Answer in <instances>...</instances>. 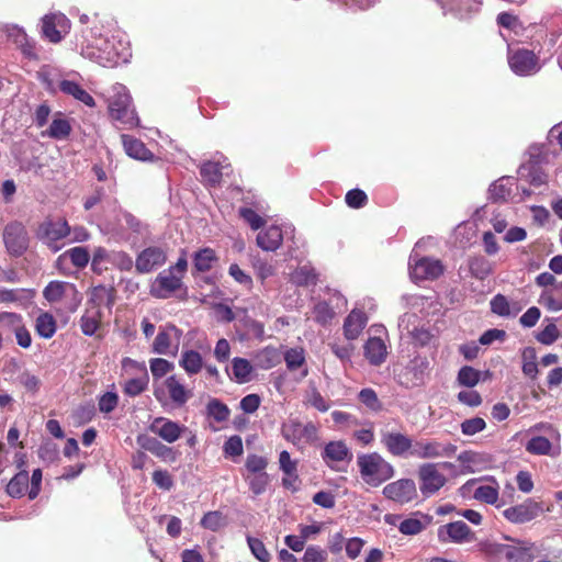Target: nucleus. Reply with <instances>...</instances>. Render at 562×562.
I'll use <instances>...</instances> for the list:
<instances>
[{
	"instance_id": "obj_1",
	"label": "nucleus",
	"mask_w": 562,
	"mask_h": 562,
	"mask_svg": "<svg viewBox=\"0 0 562 562\" xmlns=\"http://www.w3.org/2000/svg\"><path fill=\"white\" fill-rule=\"evenodd\" d=\"M81 55L103 67H115L130 61L132 49L124 34H97L90 30L81 44Z\"/></svg>"
},
{
	"instance_id": "obj_2",
	"label": "nucleus",
	"mask_w": 562,
	"mask_h": 562,
	"mask_svg": "<svg viewBox=\"0 0 562 562\" xmlns=\"http://www.w3.org/2000/svg\"><path fill=\"white\" fill-rule=\"evenodd\" d=\"M509 542L484 539L477 542V550L492 562H532L539 554L538 547L528 541L505 538Z\"/></svg>"
},
{
	"instance_id": "obj_3",
	"label": "nucleus",
	"mask_w": 562,
	"mask_h": 562,
	"mask_svg": "<svg viewBox=\"0 0 562 562\" xmlns=\"http://www.w3.org/2000/svg\"><path fill=\"white\" fill-rule=\"evenodd\" d=\"M109 111L111 117L121 123L125 128H133L139 125V119L132 105V97L127 88L122 83L112 87V94L109 98Z\"/></svg>"
},
{
	"instance_id": "obj_4",
	"label": "nucleus",
	"mask_w": 562,
	"mask_h": 562,
	"mask_svg": "<svg viewBox=\"0 0 562 562\" xmlns=\"http://www.w3.org/2000/svg\"><path fill=\"white\" fill-rule=\"evenodd\" d=\"M440 468L451 469L453 464L450 462H441L425 463L419 467V490L423 496L430 497L435 495L446 484L447 479L443 473L440 472Z\"/></svg>"
},
{
	"instance_id": "obj_5",
	"label": "nucleus",
	"mask_w": 562,
	"mask_h": 562,
	"mask_svg": "<svg viewBox=\"0 0 562 562\" xmlns=\"http://www.w3.org/2000/svg\"><path fill=\"white\" fill-rule=\"evenodd\" d=\"M507 60L510 70L519 77L533 76L542 67L539 56L526 48L509 49Z\"/></svg>"
},
{
	"instance_id": "obj_6",
	"label": "nucleus",
	"mask_w": 562,
	"mask_h": 562,
	"mask_svg": "<svg viewBox=\"0 0 562 562\" xmlns=\"http://www.w3.org/2000/svg\"><path fill=\"white\" fill-rule=\"evenodd\" d=\"M70 235V226L66 220L46 221L38 228L40 239L54 252L64 246L63 239Z\"/></svg>"
},
{
	"instance_id": "obj_7",
	"label": "nucleus",
	"mask_w": 562,
	"mask_h": 562,
	"mask_svg": "<svg viewBox=\"0 0 562 562\" xmlns=\"http://www.w3.org/2000/svg\"><path fill=\"white\" fill-rule=\"evenodd\" d=\"M182 330L176 325L167 324L159 328L151 345V352L161 356L176 357L179 351Z\"/></svg>"
},
{
	"instance_id": "obj_8",
	"label": "nucleus",
	"mask_w": 562,
	"mask_h": 562,
	"mask_svg": "<svg viewBox=\"0 0 562 562\" xmlns=\"http://www.w3.org/2000/svg\"><path fill=\"white\" fill-rule=\"evenodd\" d=\"M282 435L285 440L301 448L304 445L317 441L318 428L312 422L302 424L299 420H290L288 424L283 425Z\"/></svg>"
},
{
	"instance_id": "obj_9",
	"label": "nucleus",
	"mask_w": 562,
	"mask_h": 562,
	"mask_svg": "<svg viewBox=\"0 0 562 562\" xmlns=\"http://www.w3.org/2000/svg\"><path fill=\"white\" fill-rule=\"evenodd\" d=\"M321 456L323 462L336 472H345L352 460L350 449L341 440H334L326 443Z\"/></svg>"
},
{
	"instance_id": "obj_10",
	"label": "nucleus",
	"mask_w": 562,
	"mask_h": 562,
	"mask_svg": "<svg viewBox=\"0 0 562 562\" xmlns=\"http://www.w3.org/2000/svg\"><path fill=\"white\" fill-rule=\"evenodd\" d=\"M357 462L362 480L370 486L376 487L386 479L383 473L384 460L380 454H361L358 457Z\"/></svg>"
},
{
	"instance_id": "obj_11",
	"label": "nucleus",
	"mask_w": 562,
	"mask_h": 562,
	"mask_svg": "<svg viewBox=\"0 0 562 562\" xmlns=\"http://www.w3.org/2000/svg\"><path fill=\"white\" fill-rule=\"evenodd\" d=\"M182 286L181 276H177L172 270L165 269L151 282L149 293L156 299H169Z\"/></svg>"
},
{
	"instance_id": "obj_12",
	"label": "nucleus",
	"mask_w": 562,
	"mask_h": 562,
	"mask_svg": "<svg viewBox=\"0 0 562 562\" xmlns=\"http://www.w3.org/2000/svg\"><path fill=\"white\" fill-rule=\"evenodd\" d=\"M123 368L135 369L140 373L138 376L128 379L124 382V393L131 397H135L142 394L147 389L149 383V375L145 362H138L136 360L125 358L123 360Z\"/></svg>"
},
{
	"instance_id": "obj_13",
	"label": "nucleus",
	"mask_w": 562,
	"mask_h": 562,
	"mask_svg": "<svg viewBox=\"0 0 562 562\" xmlns=\"http://www.w3.org/2000/svg\"><path fill=\"white\" fill-rule=\"evenodd\" d=\"M167 261V251L161 246H149L136 257L135 268L139 273H148L164 266Z\"/></svg>"
},
{
	"instance_id": "obj_14",
	"label": "nucleus",
	"mask_w": 562,
	"mask_h": 562,
	"mask_svg": "<svg viewBox=\"0 0 562 562\" xmlns=\"http://www.w3.org/2000/svg\"><path fill=\"white\" fill-rule=\"evenodd\" d=\"M70 29V21L63 13L46 14L42 19V34L52 43L61 41Z\"/></svg>"
},
{
	"instance_id": "obj_15",
	"label": "nucleus",
	"mask_w": 562,
	"mask_h": 562,
	"mask_svg": "<svg viewBox=\"0 0 562 562\" xmlns=\"http://www.w3.org/2000/svg\"><path fill=\"white\" fill-rule=\"evenodd\" d=\"M3 241L8 251L14 256H20L27 248V233L22 223H9L3 231Z\"/></svg>"
},
{
	"instance_id": "obj_16",
	"label": "nucleus",
	"mask_w": 562,
	"mask_h": 562,
	"mask_svg": "<svg viewBox=\"0 0 562 562\" xmlns=\"http://www.w3.org/2000/svg\"><path fill=\"white\" fill-rule=\"evenodd\" d=\"M7 38L11 41L27 59H37L36 42L29 37L23 27L11 24L4 26Z\"/></svg>"
},
{
	"instance_id": "obj_17",
	"label": "nucleus",
	"mask_w": 562,
	"mask_h": 562,
	"mask_svg": "<svg viewBox=\"0 0 562 562\" xmlns=\"http://www.w3.org/2000/svg\"><path fill=\"white\" fill-rule=\"evenodd\" d=\"M542 512L540 503L528 498L524 503L506 508L503 514L514 524H526L537 518Z\"/></svg>"
},
{
	"instance_id": "obj_18",
	"label": "nucleus",
	"mask_w": 562,
	"mask_h": 562,
	"mask_svg": "<svg viewBox=\"0 0 562 562\" xmlns=\"http://www.w3.org/2000/svg\"><path fill=\"white\" fill-rule=\"evenodd\" d=\"M457 451V446L452 443L443 445L441 442L431 441H417L415 442L411 454L420 459H430L439 457H450Z\"/></svg>"
},
{
	"instance_id": "obj_19",
	"label": "nucleus",
	"mask_w": 562,
	"mask_h": 562,
	"mask_svg": "<svg viewBox=\"0 0 562 562\" xmlns=\"http://www.w3.org/2000/svg\"><path fill=\"white\" fill-rule=\"evenodd\" d=\"M417 319L415 314H404L400 318L398 328L402 336L406 335L413 339L416 346L424 347L430 342L432 336L429 330L415 325Z\"/></svg>"
},
{
	"instance_id": "obj_20",
	"label": "nucleus",
	"mask_w": 562,
	"mask_h": 562,
	"mask_svg": "<svg viewBox=\"0 0 562 562\" xmlns=\"http://www.w3.org/2000/svg\"><path fill=\"white\" fill-rule=\"evenodd\" d=\"M149 430L161 438L164 441L173 443L181 437L183 430H186V427L169 418L156 417L150 423Z\"/></svg>"
},
{
	"instance_id": "obj_21",
	"label": "nucleus",
	"mask_w": 562,
	"mask_h": 562,
	"mask_svg": "<svg viewBox=\"0 0 562 562\" xmlns=\"http://www.w3.org/2000/svg\"><path fill=\"white\" fill-rule=\"evenodd\" d=\"M443 273L440 260L423 257L411 266V276L415 280H434Z\"/></svg>"
},
{
	"instance_id": "obj_22",
	"label": "nucleus",
	"mask_w": 562,
	"mask_h": 562,
	"mask_svg": "<svg viewBox=\"0 0 562 562\" xmlns=\"http://www.w3.org/2000/svg\"><path fill=\"white\" fill-rule=\"evenodd\" d=\"M429 362L424 357H415L405 368V372L401 375V383L407 386H416L424 382V378L428 372Z\"/></svg>"
},
{
	"instance_id": "obj_23",
	"label": "nucleus",
	"mask_w": 562,
	"mask_h": 562,
	"mask_svg": "<svg viewBox=\"0 0 562 562\" xmlns=\"http://www.w3.org/2000/svg\"><path fill=\"white\" fill-rule=\"evenodd\" d=\"M470 527L462 520L453 521L438 528V539L441 542L462 543L470 540Z\"/></svg>"
},
{
	"instance_id": "obj_24",
	"label": "nucleus",
	"mask_w": 562,
	"mask_h": 562,
	"mask_svg": "<svg viewBox=\"0 0 562 562\" xmlns=\"http://www.w3.org/2000/svg\"><path fill=\"white\" fill-rule=\"evenodd\" d=\"M518 173L521 179L533 187H540L547 182V175L539 165V155L532 153H530L529 160L520 165Z\"/></svg>"
},
{
	"instance_id": "obj_25",
	"label": "nucleus",
	"mask_w": 562,
	"mask_h": 562,
	"mask_svg": "<svg viewBox=\"0 0 562 562\" xmlns=\"http://www.w3.org/2000/svg\"><path fill=\"white\" fill-rule=\"evenodd\" d=\"M121 140L124 151L128 157L140 161H153L155 159V155L140 139L127 134H122Z\"/></svg>"
},
{
	"instance_id": "obj_26",
	"label": "nucleus",
	"mask_w": 562,
	"mask_h": 562,
	"mask_svg": "<svg viewBox=\"0 0 562 562\" xmlns=\"http://www.w3.org/2000/svg\"><path fill=\"white\" fill-rule=\"evenodd\" d=\"M368 323L367 314L361 310H352L344 321L342 330L347 340L357 339Z\"/></svg>"
},
{
	"instance_id": "obj_27",
	"label": "nucleus",
	"mask_w": 562,
	"mask_h": 562,
	"mask_svg": "<svg viewBox=\"0 0 562 562\" xmlns=\"http://www.w3.org/2000/svg\"><path fill=\"white\" fill-rule=\"evenodd\" d=\"M416 496V485L411 479H402L389 484V499L404 504Z\"/></svg>"
},
{
	"instance_id": "obj_28",
	"label": "nucleus",
	"mask_w": 562,
	"mask_h": 562,
	"mask_svg": "<svg viewBox=\"0 0 562 562\" xmlns=\"http://www.w3.org/2000/svg\"><path fill=\"white\" fill-rule=\"evenodd\" d=\"M137 443L144 450L151 452L157 458L164 461H175L177 456L173 449L169 446L161 443L158 439L148 436H138Z\"/></svg>"
},
{
	"instance_id": "obj_29",
	"label": "nucleus",
	"mask_w": 562,
	"mask_h": 562,
	"mask_svg": "<svg viewBox=\"0 0 562 562\" xmlns=\"http://www.w3.org/2000/svg\"><path fill=\"white\" fill-rule=\"evenodd\" d=\"M283 241V231L278 225H271L258 233L256 237L257 246L265 251H276Z\"/></svg>"
},
{
	"instance_id": "obj_30",
	"label": "nucleus",
	"mask_w": 562,
	"mask_h": 562,
	"mask_svg": "<svg viewBox=\"0 0 562 562\" xmlns=\"http://www.w3.org/2000/svg\"><path fill=\"white\" fill-rule=\"evenodd\" d=\"M229 167L226 158L218 161H205L201 165L200 173L204 183L215 187L221 182L223 170Z\"/></svg>"
},
{
	"instance_id": "obj_31",
	"label": "nucleus",
	"mask_w": 562,
	"mask_h": 562,
	"mask_svg": "<svg viewBox=\"0 0 562 562\" xmlns=\"http://www.w3.org/2000/svg\"><path fill=\"white\" fill-rule=\"evenodd\" d=\"M165 386L169 393L170 400L177 406H183L191 397V391L187 390L177 375H170L165 381Z\"/></svg>"
},
{
	"instance_id": "obj_32",
	"label": "nucleus",
	"mask_w": 562,
	"mask_h": 562,
	"mask_svg": "<svg viewBox=\"0 0 562 562\" xmlns=\"http://www.w3.org/2000/svg\"><path fill=\"white\" fill-rule=\"evenodd\" d=\"M71 133V124L70 122L63 117L61 113H57L49 127L42 132L43 137H49L57 140L66 139Z\"/></svg>"
},
{
	"instance_id": "obj_33",
	"label": "nucleus",
	"mask_w": 562,
	"mask_h": 562,
	"mask_svg": "<svg viewBox=\"0 0 562 562\" xmlns=\"http://www.w3.org/2000/svg\"><path fill=\"white\" fill-rule=\"evenodd\" d=\"M59 89L65 94L71 95L74 99L82 102L87 106H94L95 102L92 95H90L79 83L71 80H61L59 82Z\"/></svg>"
},
{
	"instance_id": "obj_34",
	"label": "nucleus",
	"mask_w": 562,
	"mask_h": 562,
	"mask_svg": "<svg viewBox=\"0 0 562 562\" xmlns=\"http://www.w3.org/2000/svg\"><path fill=\"white\" fill-rule=\"evenodd\" d=\"M386 347L379 337H371L364 345V356L371 364L378 366L385 359Z\"/></svg>"
},
{
	"instance_id": "obj_35",
	"label": "nucleus",
	"mask_w": 562,
	"mask_h": 562,
	"mask_svg": "<svg viewBox=\"0 0 562 562\" xmlns=\"http://www.w3.org/2000/svg\"><path fill=\"white\" fill-rule=\"evenodd\" d=\"M65 260H70L76 268L82 269L89 263L90 254L86 247L77 246L63 252L57 258V263L60 265Z\"/></svg>"
},
{
	"instance_id": "obj_36",
	"label": "nucleus",
	"mask_w": 562,
	"mask_h": 562,
	"mask_svg": "<svg viewBox=\"0 0 562 562\" xmlns=\"http://www.w3.org/2000/svg\"><path fill=\"white\" fill-rule=\"evenodd\" d=\"M514 179L510 177H502L490 186V200L493 202H504L512 193Z\"/></svg>"
},
{
	"instance_id": "obj_37",
	"label": "nucleus",
	"mask_w": 562,
	"mask_h": 562,
	"mask_svg": "<svg viewBox=\"0 0 562 562\" xmlns=\"http://www.w3.org/2000/svg\"><path fill=\"white\" fill-rule=\"evenodd\" d=\"M112 254L114 250H108L104 247H95L91 258V270L97 274H102L112 267Z\"/></svg>"
},
{
	"instance_id": "obj_38",
	"label": "nucleus",
	"mask_w": 562,
	"mask_h": 562,
	"mask_svg": "<svg viewBox=\"0 0 562 562\" xmlns=\"http://www.w3.org/2000/svg\"><path fill=\"white\" fill-rule=\"evenodd\" d=\"M29 482L30 477L27 471L21 470L7 484V493L13 498H20L27 491Z\"/></svg>"
},
{
	"instance_id": "obj_39",
	"label": "nucleus",
	"mask_w": 562,
	"mask_h": 562,
	"mask_svg": "<svg viewBox=\"0 0 562 562\" xmlns=\"http://www.w3.org/2000/svg\"><path fill=\"white\" fill-rule=\"evenodd\" d=\"M57 329L56 319L54 316L47 312L41 313L35 319V331L36 334L44 338H52Z\"/></svg>"
},
{
	"instance_id": "obj_40",
	"label": "nucleus",
	"mask_w": 562,
	"mask_h": 562,
	"mask_svg": "<svg viewBox=\"0 0 562 562\" xmlns=\"http://www.w3.org/2000/svg\"><path fill=\"white\" fill-rule=\"evenodd\" d=\"M179 364L189 375H194L201 371L203 359L198 351L187 350L182 352Z\"/></svg>"
},
{
	"instance_id": "obj_41",
	"label": "nucleus",
	"mask_w": 562,
	"mask_h": 562,
	"mask_svg": "<svg viewBox=\"0 0 562 562\" xmlns=\"http://www.w3.org/2000/svg\"><path fill=\"white\" fill-rule=\"evenodd\" d=\"M337 313L326 300L317 302L313 307L314 321L322 326L330 325Z\"/></svg>"
},
{
	"instance_id": "obj_42",
	"label": "nucleus",
	"mask_w": 562,
	"mask_h": 562,
	"mask_svg": "<svg viewBox=\"0 0 562 562\" xmlns=\"http://www.w3.org/2000/svg\"><path fill=\"white\" fill-rule=\"evenodd\" d=\"M469 269L471 274L479 280L486 279L493 271L492 263L481 255L469 259Z\"/></svg>"
},
{
	"instance_id": "obj_43",
	"label": "nucleus",
	"mask_w": 562,
	"mask_h": 562,
	"mask_svg": "<svg viewBox=\"0 0 562 562\" xmlns=\"http://www.w3.org/2000/svg\"><path fill=\"white\" fill-rule=\"evenodd\" d=\"M217 260L215 251L211 248H203L193 256V265L198 272H206L212 269L213 263Z\"/></svg>"
},
{
	"instance_id": "obj_44",
	"label": "nucleus",
	"mask_w": 562,
	"mask_h": 562,
	"mask_svg": "<svg viewBox=\"0 0 562 562\" xmlns=\"http://www.w3.org/2000/svg\"><path fill=\"white\" fill-rule=\"evenodd\" d=\"M412 440L402 434H389V452L394 456H404L413 449Z\"/></svg>"
},
{
	"instance_id": "obj_45",
	"label": "nucleus",
	"mask_w": 562,
	"mask_h": 562,
	"mask_svg": "<svg viewBox=\"0 0 562 562\" xmlns=\"http://www.w3.org/2000/svg\"><path fill=\"white\" fill-rule=\"evenodd\" d=\"M68 289L74 285L63 281H50L44 289L43 295L49 303L59 302Z\"/></svg>"
},
{
	"instance_id": "obj_46",
	"label": "nucleus",
	"mask_w": 562,
	"mask_h": 562,
	"mask_svg": "<svg viewBox=\"0 0 562 562\" xmlns=\"http://www.w3.org/2000/svg\"><path fill=\"white\" fill-rule=\"evenodd\" d=\"M243 477L248 483L249 490L256 496L263 494L268 487L269 482H270V477L267 472H261V473H256V474H254V473L243 474Z\"/></svg>"
},
{
	"instance_id": "obj_47",
	"label": "nucleus",
	"mask_w": 562,
	"mask_h": 562,
	"mask_svg": "<svg viewBox=\"0 0 562 562\" xmlns=\"http://www.w3.org/2000/svg\"><path fill=\"white\" fill-rule=\"evenodd\" d=\"M119 223L125 225L132 233L140 236L148 233V225L142 222L138 217L127 211H122L119 217Z\"/></svg>"
},
{
	"instance_id": "obj_48",
	"label": "nucleus",
	"mask_w": 562,
	"mask_h": 562,
	"mask_svg": "<svg viewBox=\"0 0 562 562\" xmlns=\"http://www.w3.org/2000/svg\"><path fill=\"white\" fill-rule=\"evenodd\" d=\"M101 323V313L99 311H87L79 321L83 335L92 336L98 330Z\"/></svg>"
},
{
	"instance_id": "obj_49",
	"label": "nucleus",
	"mask_w": 562,
	"mask_h": 562,
	"mask_svg": "<svg viewBox=\"0 0 562 562\" xmlns=\"http://www.w3.org/2000/svg\"><path fill=\"white\" fill-rule=\"evenodd\" d=\"M481 380V371L470 366L462 367L457 375V383L464 387H474Z\"/></svg>"
},
{
	"instance_id": "obj_50",
	"label": "nucleus",
	"mask_w": 562,
	"mask_h": 562,
	"mask_svg": "<svg viewBox=\"0 0 562 562\" xmlns=\"http://www.w3.org/2000/svg\"><path fill=\"white\" fill-rule=\"evenodd\" d=\"M206 413L217 423L226 422L229 417L231 411L226 404L217 398H212L206 405Z\"/></svg>"
},
{
	"instance_id": "obj_51",
	"label": "nucleus",
	"mask_w": 562,
	"mask_h": 562,
	"mask_svg": "<svg viewBox=\"0 0 562 562\" xmlns=\"http://www.w3.org/2000/svg\"><path fill=\"white\" fill-rule=\"evenodd\" d=\"M232 370L238 383H245L250 380L252 367L247 359L234 358L232 362Z\"/></svg>"
},
{
	"instance_id": "obj_52",
	"label": "nucleus",
	"mask_w": 562,
	"mask_h": 562,
	"mask_svg": "<svg viewBox=\"0 0 562 562\" xmlns=\"http://www.w3.org/2000/svg\"><path fill=\"white\" fill-rule=\"evenodd\" d=\"M474 498L486 504H495L498 499V484L493 481V484L480 485L474 491Z\"/></svg>"
},
{
	"instance_id": "obj_53",
	"label": "nucleus",
	"mask_w": 562,
	"mask_h": 562,
	"mask_svg": "<svg viewBox=\"0 0 562 562\" xmlns=\"http://www.w3.org/2000/svg\"><path fill=\"white\" fill-rule=\"evenodd\" d=\"M490 306L492 313L502 317L515 316L518 313V310L515 311L514 313L512 312L510 304L507 297L501 293L493 296V299L490 302Z\"/></svg>"
},
{
	"instance_id": "obj_54",
	"label": "nucleus",
	"mask_w": 562,
	"mask_h": 562,
	"mask_svg": "<svg viewBox=\"0 0 562 562\" xmlns=\"http://www.w3.org/2000/svg\"><path fill=\"white\" fill-rule=\"evenodd\" d=\"M460 8H448L446 11L456 13L460 19L471 18L482 7V0H461Z\"/></svg>"
},
{
	"instance_id": "obj_55",
	"label": "nucleus",
	"mask_w": 562,
	"mask_h": 562,
	"mask_svg": "<svg viewBox=\"0 0 562 562\" xmlns=\"http://www.w3.org/2000/svg\"><path fill=\"white\" fill-rule=\"evenodd\" d=\"M284 361L290 371L301 368L305 363V351L302 347L290 348L284 352Z\"/></svg>"
},
{
	"instance_id": "obj_56",
	"label": "nucleus",
	"mask_w": 562,
	"mask_h": 562,
	"mask_svg": "<svg viewBox=\"0 0 562 562\" xmlns=\"http://www.w3.org/2000/svg\"><path fill=\"white\" fill-rule=\"evenodd\" d=\"M552 445L550 440L542 436L532 437L526 443V450L531 454L544 456L549 454Z\"/></svg>"
},
{
	"instance_id": "obj_57",
	"label": "nucleus",
	"mask_w": 562,
	"mask_h": 562,
	"mask_svg": "<svg viewBox=\"0 0 562 562\" xmlns=\"http://www.w3.org/2000/svg\"><path fill=\"white\" fill-rule=\"evenodd\" d=\"M23 323L22 316L15 313H0V333H14Z\"/></svg>"
},
{
	"instance_id": "obj_58",
	"label": "nucleus",
	"mask_w": 562,
	"mask_h": 562,
	"mask_svg": "<svg viewBox=\"0 0 562 562\" xmlns=\"http://www.w3.org/2000/svg\"><path fill=\"white\" fill-rule=\"evenodd\" d=\"M268 467V459L262 456L255 453L248 454L245 461V473L244 474H256L266 472Z\"/></svg>"
},
{
	"instance_id": "obj_59",
	"label": "nucleus",
	"mask_w": 562,
	"mask_h": 562,
	"mask_svg": "<svg viewBox=\"0 0 562 562\" xmlns=\"http://www.w3.org/2000/svg\"><path fill=\"white\" fill-rule=\"evenodd\" d=\"M150 372L155 380H159L175 369V364L164 358H153L149 360Z\"/></svg>"
},
{
	"instance_id": "obj_60",
	"label": "nucleus",
	"mask_w": 562,
	"mask_h": 562,
	"mask_svg": "<svg viewBox=\"0 0 562 562\" xmlns=\"http://www.w3.org/2000/svg\"><path fill=\"white\" fill-rule=\"evenodd\" d=\"M345 202L350 209H362L368 203V195L361 189H351L346 193Z\"/></svg>"
},
{
	"instance_id": "obj_61",
	"label": "nucleus",
	"mask_w": 562,
	"mask_h": 562,
	"mask_svg": "<svg viewBox=\"0 0 562 562\" xmlns=\"http://www.w3.org/2000/svg\"><path fill=\"white\" fill-rule=\"evenodd\" d=\"M247 543H248V547H249L251 553L258 561H260V562H269L270 561V554H269L268 550L266 549L265 543L260 539L248 536Z\"/></svg>"
},
{
	"instance_id": "obj_62",
	"label": "nucleus",
	"mask_w": 562,
	"mask_h": 562,
	"mask_svg": "<svg viewBox=\"0 0 562 562\" xmlns=\"http://www.w3.org/2000/svg\"><path fill=\"white\" fill-rule=\"evenodd\" d=\"M497 23L499 26L508 29L516 34L524 30V25L517 15L509 12H501L497 15Z\"/></svg>"
},
{
	"instance_id": "obj_63",
	"label": "nucleus",
	"mask_w": 562,
	"mask_h": 562,
	"mask_svg": "<svg viewBox=\"0 0 562 562\" xmlns=\"http://www.w3.org/2000/svg\"><path fill=\"white\" fill-rule=\"evenodd\" d=\"M119 404V395L116 392L109 391L99 396L98 408L103 414L112 413Z\"/></svg>"
},
{
	"instance_id": "obj_64",
	"label": "nucleus",
	"mask_w": 562,
	"mask_h": 562,
	"mask_svg": "<svg viewBox=\"0 0 562 562\" xmlns=\"http://www.w3.org/2000/svg\"><path fill=\"white\" fill-rule=\"evenodd\" d=\"M306 403L322 413L327 412L330 407L329 403L323 397L315 386H312L306 392Z\"/></svg>"
}]
</instances>
